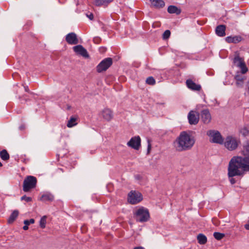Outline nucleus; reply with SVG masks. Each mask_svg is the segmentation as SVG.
Wrapping results in <instances>:
<instances>
[{
    "instance_id": "obj_24",
    "label": "nucleus",
    "mask_w": 249,
    "mask_h": 249,
    "mask_svg": "<svg viewBox=\"0 0 249 249\" xmlns=\"http://www.w3.org/2000/svg\"><path fill=\"white\" fill-rule=\"evenodd\" d=\"M113 0H94V3L97 6L107 5Z\"/></svg>"
},
{
    "instance_id": "obj_34",
    "label": "nucleus",
    "mask_w": 249,
    "mask_h": 249,
    "mask_svg": "<svg viewBox=\"0 0 249 249\" xmlns=\"http://www.w3.org/2000/svg\"><path fill=\"white\" fill-rule=\"evenodd\" d=\"M35 222V220L33 218L30 220H25L24 221V224L26 225H29L30 224H33Z\"/></svg>"
},
{
    "instance_id": "obj_39",
    "label": "nucleus",
    "mask_w": 249,
    "mask_h": 249,
    "mask_svg": "<svg viewBox=\"0 0 249 249\" xmlns=\"http://www.w3.org/2000/svg\"><path fill=\"white\" fill-rule=\"evenodd\" d=\"M28 225H25V226H24L23 227V229L24 230H27L28 229Z\"/></svg>"
},
{
    "instance_id": "obj_29",
    "label": "nucleus",
    "mask_w": 249,
    "mask_h": 249,
    "mask_svg": "<svg viewBox=\"0 0 249 249\" xmlns=\"http://www.w3.org/2000/svg\"><path fill=\"white\" fill-rule=\"evenodd\" d=\"M46 219H47V216L45 215V216H42L40 220L39 225H40V227L42 229L45 228V227L46 226Z\"/></svg>"
},
{
    "instance_id": "obj_12",
    "label": "nucleus",
    "mask_w": 249,
    "mask_h": 249,
    "mask_svg": "<svg viewBox=\"0 0 249 249\" xmlns=\"http://www.w3.org/2000/svg\"><path fill=\"white\" fill-rule=\"evenodd\" d=\"M201 119L203 123L209 124L212 120V117L209 110L208 109H203L201 111Z\"/></svg>"
},
{
    "instance_id": "obj_3",
    "label": "nucleus",
    "mask_w": 249,
    "mask_h": 249,
    "mask_svg": "<svg viewBox=\"0 0 249 249\" xmlns=\"http://www.w3.org/2000/svg\"><path fill=\"white\" fill-rule=\"evenodd\" d=\"M135 218L137 221L140 222L147 221L149 218L148 210L143 207L139 208L135 212Z\"/></svg>"
},
{
    "instance_id": "obj_33",
    "label": "nucleus",
    "mask_w": 249,
    "mask_h": 249,
    "mask_svg": "<svg viewBox=\"0 0 249 249\" xmlns=\"http://www.w3.org/2000/svg\"><path fill=\"white\" fill-rule=\"evenodd\" d=\"M21 200H25L26 202H30L32 201V199L31 197L27 196L25 195L21 197Z\"/></svg>"
},
{
    "instance_id": "obj_6",
    "label": "nucleus",
    "mask_w": 249,
    "mask_h": 249,
    "mask_svg": "<svg viewBox=\"0 0 249 249\" xmlns=\"http://www.w3.org/2000/svg\"><path fill=\"white\" fill-rule=\"evenodd\" d=\"M142 199V194L137 191H131L128 195V201L132 204L139 203Z\"/></svg>"
},
{
    "instance_id": "obj_27",
    "label": "nucleus",
    "mask_w": 249,
    "mask_h": 249,
    "mask_svg": "<svg viewBox=\"0 0 249 249\" xmlns=\"http://www.w3.org/2000/svg\"><path fill=\"white\" fill-rule=\"evenodd\" d=\"M18 215V212L17 210H15L10 215L8 223H11L14 222V221L16 219Z\"/></svg>"
},
{
    "instance_id": "obj_42",
    "label": "nucleus",
    "mask_w": 249,
    "mask_h": 249,
    "mask_svg": "<svg viewBox=\"0 0 249 249\" xmlns=\"http://www.w3.org/2000/svg\"><path fill=\"white\" fill-rule=\"evenodd\" d=\"M133 249H144L142 247H137L134 248Z\"/></svg>"
},
{
    "instance_id": "obj_36",
    "label": "nucleus",
    "mask_w": 249,
    "mask_h": 249,
    "mask_svg": "<svg viewBox=\"0 0 249 249\" xmlns=\"http://www.w3.org/2000/svg\"><path fill=\"white\" fill-rule=\"evenodd\" d=\"M148 147H147V153L149 154L150 152V151L151 148V145L149 142V141H148Z\"/></svg>"
},
{
    "instance_id": "obj_19",
    "label": "nucleus",
    "mask_w": 249,
    "mask_h": 249,
    "mask_svg": "<svg viewBox=\"0 0 249 249\" xmlns=\"http://www.w3.org/2000/svg\"><path fill=\"white\" fill-rule=\"evenodd\" d=\"M78 117L77 116L75 115L71 116L70 120L68 121L67 126L69 128H71L76 125L78 124Z\"/></svg>"
},
{
    "instance_id": "obj_15",
    "label": "nucleus",
    "mask_w": 249,
    "mask_h": 249,
    "mask_svg": "<svg viewBox=\"0 0 249 249\" xmlns=\"http://www.w3.org/2000/svg\"><path fill=\"white\" fill-rule=\"evenodd\" d=\"M103 118L107 121H111L113 117V112L109 108H106L102 111Z\"/></svg>"
},
{
    "instance_id": "obj_43",
    "label": "nucleus",
    "mask_w": 249,
    "mask_h": 249,
    "mask_svg": "<svg viewBox=\"0 0 249 249\" xmlns=\"http://www.w3.org/2000/svg\"><path fill=\"white\" fill-rule=\"evenodd\" d=\"M67 108H68V109H70L71 108V107L68 106Z\"/></svg>"
},
{
    "instance_id": "obj_10",
    "label": "nucleus",
    "mask_w": 249,
    "mask_h": 249,
    "mask_svg": "<svg viewBox=\"0 0 249 249\" xmlns=\"http://www.w3.org/2000/svg\"><path fill=\"white\" fill-rule=\"evenodd\" d=\"M141 142L140 137L139 136H135L131 138L130 141L127 142V145L135 150H138L141 146Z\"/></svg>"
},
{
    "instance_id": "obj_5",
    "label": "nucleus",
    "mask_w": 249,
    "mask_h": 249,
    "mask_svg": "<svg viewBox=\"0 0 249 249\" xmlns=\"http://www.w3.org/2000/svg\"><path fill=\"white\" fill-rule=\"evenodd\" d=\"M240 141L232 136H228L225 139L224 145L229 150L232 151L237 148Z\"/></svg>"
},
{
    "instance_id": "obj_2",
    "label": "nucleus",
    "mask_w": 249,
    "mask_h": 249,
    "mask_svg": "<svg viewBox=\"0 0 249 249\" xmlns=\"http://www.w3.org/2000/svg\"><path fill=\"white\" fill-rule=\"evenodd\" d=\"M195 143L194 137L186 131L180 132L174 142L178 151L181 152L190 150Z\"/></svg>"
},
{
    "instance_id": "obj_26",
    "label": "nucleus",
    "mask_w": 249,
    "mask_h": 249,
    "mask_svg": "<svg viewBox=\"0 0 249 249\" xmlns=\"http://www.w3.org/2000/svg\"><path fill=\"white\" fill-rule=\"evenodd\" d=\"M0 157L4 160H7L10 158L8 153L5 149H3L0 152Z\"/></svg>"
},
{
    "instance_id": "obj_32",
    "label": "nucleus",
    "mask_w": 249,
    "mask_h": 249,
    "mask_svg": "<svg viewBox=\"0 0 249 249\" xmlns=\"http://www.w3.org/2000/svg\"><path fill=\"white\" fill-rule=\"evenodd\" d=\"M171 32L169 30H166L162 35V38L164 39H168L170 36Z\"/></svg>"
},
{
    "instance_id": "obj_30",
    "label": "nucleus",
    "mask_w": 249,
    "mask_h": 249,
    "mask_svg": "<svg viewBox=\"0 0 249 249\" xmlns=\"http://www.w3.org/2000/svg\"><path fill=\"white\" fill-rule=\"evenodd\" d=\"M213 236L216 239L220 240L225 236V234L222 233L215 232L213 233Z\"/></svg>"
},
{
    "instance_id": "obj_14",
    "label": "nucleus",
    "mask_w": 249,
    "mask_h": 249,
    "mask_svg": "<svg viewBox=\"0 0 249 249\" xmlns=\"http://www.w3.org/2000/svg\"><path fill=\"white\" fill-rule=\"evenodd\" d=\"M73 51L78 54L85 57H88L89 54L87 50L80 45H78L73 47Z\"/></svg>"
},
{
    "instance_id": "obj_35",
    "label": "nucleus",
    "mask_w": 249,
    "mask_h": 249,
    "mask_svg": "<svg viewBox=\"0 0 249 249\" xmlns=\"http://www.w3.org/2000/svg\"><path fill=\"white\" fill-rule=\"evenodd\" d=\"M228 177L230 178V181L231 184H233L236 182V180L234 178H232L233 177H230L229 176Z\"/></svg>"
},
{
    "instance_id": "obj_41",
    "label": "nucleus",
    "mask_w": 249,
    "mask_h": 249,
    "mask_svg": "<svg viewBox=\"0 0 249 249\" xmlns=\"http://www.w3.org/2000/svg\"><path fill=\"white\" fill-rule=\"evenodd\" d=\"M245 228L246 230H249V224H246L245 225Z\"/></svg>"
},
{
    "instance_id": "obj_18",
    "label": "nucleus",
    "mask_w": 249,
    "mask_h": 249,
    "mask_svg": "<svg viewBox=\"0 0 249 249\" xmlns=\"http://www.w3.org/2000/svg\"><path fill=\"white\" fill-rule=\"evenodd\" d=\"M226 26L224 25H220L216 27L215 29V33L219 36H224L225 34Z\"/></svg>"
},
{
    "instance_id": "obj_20",
    "label": "nucleus",
    "mask_w": 249,
    "mask_h": 249,
    "mask_svg": "<svg viewBox=\"0 0 249 249\" xmlns=\"http://www.w3.org/2000/svg\"><path fill=\"white\" fill-rule=\"evenodd\" d=\"M151 3L154 7L160 9L165 6V2L163 0H150Z\"/></svg>"
},
{
    "instance_id": "obj_13",
    "label": "nucleus",
    "mask_w": 249,
    "mask_h": 249,
    "mask_svg": "<svg viewBox=\"0 0 249 249\" xmlns=\"http://www.w3.org/2000/svg\"><path fill=\"white\" fill-rule=\"evenodd\" d=\"M66 40L69 44L75 45L78 43V39L74 33H71L66 36Z\"/></svg>"
},
{
    "instance_id": "obj_7",
    "label": "nucleus",
    "mask_w": 249,
    "mask_h": 249,
    "mask_svg": "<svg viewBox=\"0 0 249 249\" xmlns=\"http://www.w3.org/2000/svg\"><path fill=\"white\" fill-rule=\"evenodd\" d=\"M207 135L212 138L211 142L213 143L221 144L223 142L222 137L218 131L209 130L207 132Z\"/></svg>"
},
{
    "instance_id": "obj_16",
    "label": "nucleus",
    "mask_w": 249,
    "mask_h": 249,
    "mask_svg": "<svg viewBox=\"0 0 249 249\" xmlns=\"http://www.w3.org/2000/svg\"><path fill=\"white\" fill-rule=\"evenodd\" d=\"M186 84L187 87L191 90L199 91L201 89L200 85L196 84L191 79H187Z\"/></svg>"
},
{
    "instance_id": "obj_31",
    "label": "nucleus",
    "mask_w": 249,
    "mask_h": 249,
    "mask_svg": "<svg viewBox=\"0 0 249 249\" xmlns=\"http://www.w3.org/2000/svg\"><path fill=\"white\" fill-rule=\"evenodd\" d=\"M146 83L149 85H154L155 84L156 81L152 76H149L146 79Z\"/></svg>"
},
{
    "instance_id": "obj_21",
    "label": "nucleus",
    "mask_w": 249,
    "mask_h": 249,
    "mask_svg": "<svg viewBox=\"0 0 249 249\" xmlns=\"http://www.w3.org/2000/svg\"><path fill=\"white\" fill-rule=\"evenodd\" d=\"M242 37L240 36H229L226 37L225 40L228 43H237L241 41Z\"/></svg>"
},
{
    "instance_id": "obj_38",
    "label": "nucleus",
    "mask_w": 249,
    "mask_h": 249,
    "mask_svg": "<svg viewBox=\"0 0 249 249\" xmlns=\"http://www.w3.org/2000/svg\"><path fill=\"white\" fill-rule=\"evenodd\" d=\"M100 39V38H99L98 37H96L93 38V41L96 43H98V41H99Z\"/></svg>"
},
{
    "instance_id": "obj_25",
    "label": "nucleus",
    "mask_w": 249,
    "mask_h": 249,
    "mask_svg": "<svg viewBox=\"0 0 249 249\" xmlns=\"http://www.w3.org/2000/svg\"><path fill=\"white\" fill-rule=\"evenodd\" d=\"M198 242L201 245H204L206 243L207 239L205 235L200 233L197 236Z\"/></svg>"
},
{
    "instance_id": "obj_17",
    "label": "nucleus",
    "mask_w": 249,
    "mask_h": 249,
    "mask_svg": "<svg viewBox=\"0 0 249 249\" xmlns=\"http://www.w3.org/2000/svg\"><path fill=\"white\" fill-rule=\"evenodd\" d=\"M236 80V85L237 87H242L245 79V76H243L239 72H237L234 76Z\"/></svg>"
},
{
    "instance_id": "obj_40",
    "label": "nucleus",
    "mask_w": 249,
    "mask_h": 249,
    "mask_svg": "<svg viewBox=\"0 0 249 249\" xmlns=\"http://www.w3.org/2000/svg\"><path fill=\"white\" fill-rule=\"evenodd\" d=\"M24 89H25V91L29 92V89L28 86H24Z\"/></svg>"
},
{
    "instance_id": "obj_4",
    "label": "nucleus",
    "mask_w": 249,
    "mask_h": 249,
    "mask_svg": "<svg viewBox=\"0 0 249 249\" xmlns=\"http://www.w3.org/2000/svg\"><path fill=\"white\" fill-rule=\"evenodd\" d=\"M37 182L36 178L34 176H27L24 180L23 183V191L29 192L31 189L36 187Z\"/></svg>"
},
{
    "instance_id": "obj_23",
    "label": "nucleus",
    "mask_w": 249,
    "mask_h": 249,
    "mask_svg": "<svg viewBox=\"0 0 249 249\" xmlns=\"http://www.w3.org/2000/svg\"><path fill=\"white\" fill-rule=\"evenodd\" d=\"M54 199V196L50 193H46L43 195L40 198V200L43 201H52Z\"/></svg>"
},
{
    "instance_id": "obj_11",
    "label": "nucleus",
    "mask_w": 249,
    "mask_h": 249,
    "mask_svg": "<svg viewBox=\"0 0 249 249\" xmlns=\"http://www.w3.org/2000/svg\"><path fill=\"white\" fill-rule=\"evenodd\" d=\"M188 119L190 124H196L199 120V113L192 110L188 113Z\"/></svg>"
},
{
    "instance_id": "obj_1",
    "label": "nucleus",
    "mask_w": 249,
    "mask_h": 249,
    "mask_svg": "<svg viewBox=\"0 0 249 249\" xmlns=\"http://www.w3.org/2000/svg\"><path fill=\"white\" fill-rule=\"evenodd\" d=\"M242 154L245 157L234 156L230 160L228 166V175L230 177L243 176L249 171V142L243 145Z\"/></svg>"
},
{
    "instance_id": "obj_22",
    "label": "nucleus",
    "mask_w": 249,
    "mask_h": 249,
    "mask_svg": "<svg viewBox=\"0 0 249 249\" xmlns=\"http://www.w3.org/2000/svg\"><path fill=\"white\" fill-rule=\"evenodd\" d=\"M167 11L170 14H176L179 15L181 13L180 9L178 8L177 6L174 5H170L167 8Z\"/></svg>"
},
{
    "instance_id": "obj_37",
    "label": "nucleus",
    "mask_w": 249,
    "mask_h": 249,
    "mask_svg": "<svg viewBox=\"0 0 249 249\" xmlns=\"http://www.w3.org/2000/svg\"><path fill=\"white\" fill-rule=\"evenodd\" d=\"M87 17L90 19L92 20L93 18V15L91 13H90L89 15H87Z\"/></svg>"
},
{
    "instance_id": "obj_28",
    "label": "nucleus",
    "mask_w": 249,
    "mask_h": 249,
    "mask_svg": "<svg viewBox=\"0 0 249 249\" xmlns=\"http://www.w3.org/2000/svg\"><path fill=\"white\" fill-rule=\"evenodd\" d=\"M240 133L245 137L249 135V129L247 126H244L240 129Z\"/></svg>"
},
{
    "instance_id": "obj_9",
    "label": "nucleus",
    "mask_w": 249,
    "mask_h": 249,
    "mask_svg": "<svg viewBox=\"0 0 249 249\" xmlns=\"http://www.w3.org/2000/svg\"><path fill=\"white\" fill-rule=\"evenodd\" d=\"M112 64V59L108 57L103 60L97 66L96 70L98 72L106 71Z\"/></svg>"
},
{
    "instance_id": "obj_8",
    "label": "nucleus",
    "mask_w": 249,
    "mask_h": 249,
    "mask_svg": "<svg viewBox=\"0 0 249 249\" xmlns=\"http://www.w3.org/2000/svg\"><path fill=\"white\" fill-rule=\"evenodd\" d=\"M233 63L241 69L242 74H245L248 71V69L246 65L244 59L240 57L238 54L235 56Z\"/></svg>"
}]
</instances>
